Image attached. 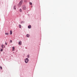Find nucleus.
Here are the masks:
<instances>
[{"instance_id": "obj_3", "label": "nucleus", "mask_w": 77, "mask_h": 77, "mask_svg": "<svg viewBox=\"0 0 77 77\" xmlns=\"http://www.w3.org/2000/svg\"><path fill=\"white\" fill-rule=\"evenodd\" d=\"M22 43V42H21V41H20L19 42L18 44L19 45H21Z\"/></svg>"}, {"instance_id": "obj_6", "label": "nucleus", "mask_w": 77, "mask_h": 77, "mask_svg": "<svg viewBox=\"0 0 77 77\" xmlns=\"http://www.w3.org/2000/svg\"><path fill=\"white\" fill-rule=\"evenodd\" d=\"M31 27V25H29L28 26V28L29 29H30Z\"/></svg>"}, {"instance_id": "obj_4", "label": "nucleus", "mask_w": 77, "mask_h": 77, "mask_svg": "<svg viewBox=\"0 0 77 77\" xmlns=\"http://www.w3.org/2000/svg\"><path fill=\"white\" fill-rule=\"evenodd\" d=\"M23 10H25V9H26V7L25 6H23Z\"/></svg>"}, {"instance_id": "obj_5", "label": "nucleus", "mask_w": 77, "mask_h": 77, "mask_svg": "<svg viewBox=\"0 0 77 77\" xmlns=\"http://www.w3.org/2000/svg\"><path fill=\"white\" fill-rule=\"evenodd\" d=\"M12 31L11 30L10 31V35H12Z\"/></svg>"}, {"instance_id": "obj_16", "label": "nucleus", "mask_w": 77, "mask_h": 77, "mask_svg": "<svg viewBox=\"0 0 77 77\" xmlns=\"http://www.w3.org/2000/svg\"><path fill=\"white\" fill-rule=\"evenodd\" d=\"M10 42L11 43H12V40H10Z\"/></svg>"}, {"instance_id": "obj_9", "label": "nucleus", "mask_w": 77, "mask_h": 77, "mask_svg": "<svg viewBox=\"0 0 77 77\" xmlns=\"http://www.w3.org/2000/svg\"><path fill=\"white\" fill-rule=\"evenodd\" d=\"M5 35H9V33L8 32L5 33Z\"/></svg>"}, {"instance_id": "obj_7", "label": "nucleus", "mask_w": 77, "mask_h": 77, "mask_svg": "<svg viewBox=\"0 0 77 77\" xmlns=\"http://www.w3.org/2000/svg\"><path fill=\"white\" fill-rule=\"evenodd\" d=\"M12 51H14V49H15V48L14 47H12Z\"/></svg>"}, {"instance_id": "obj_13", "label": "nucleus", "mask_w": 77, "mask_h": 77, "mask_svg": "<svg viewBox=\"0 0 77 77\" xmlns=\"http://www.w3.org/2000/svg\"><path fill=\"white\" fill-rule=\"evenodd\" d=\"M21 25H19V27H20V28H21Z\"/></svg>"}, {"instance_id": "obj_14", "label": "nucleus", "mask_w": 77, "mask_h": 77, "mask_svg": "<svg viewBox=\"0 0 77 77\" xmlns=\"http://www.w3.org/2000/svg\"><path fill=\"white\" fill-rule=\"evenodd\" d=\"M14 9H15V10L16 9V8H15V6H14Z\"/></svg>"}, {"instance_id": "obj_12", "label": "nucleus", "mask_w": 77, "mask_h": 77, "mask_svg": "<svg viewBox=\"0 0 77 77\" xmlns=\"http://www.w3.org/2000/svg\"><path fill=\"white\" fill-rule=\"evenodd\" d=\"M20 12H22V10H21V9H20Z\"/></svg>"}, {"instance_id": "obj_11", "label": "nucleus", "mask_w": 77, "mask_h": 77, "mask_svg": "<svg viewBox=\"0 0 77 77\" xmlns=\"http://www.w3.org/2000/svg\"><path fill=\"white\" fill-rule=\"evenodd\" d=\"M29 4L30 5H32V2H30Z\"/></svg>"}, {"instance_id": "obj_17", "label": "nucleus", "mask_w": 77, "mask_h": 77, "mask_svg": "<svg viewBox=\"0 0 77 77\" xmlns=\"http://www.w3.org/2000/svg\"><path fill=\"white\" fill-rule=\"evenodd\" d=\"M29 55H27V57H28V58H29Z\"/></svg>"}, {"instance_id": "obj_18", "label": "nucleus", "mask_w": 77, "mask_h": 77, "mask_svg": "<svg viewBox=\"0 0 77 77\" xmlns=\"http://www.w3.org/2000/svg\"><path fill=\"white\" fill-rule=\"evenodd\" d=\"M0 69H2V66H1L0 67Z\"/></svg>"}, {"instance_id": "obj_1", "label": "nucleus", "mask_w": 77, "mask_h": 77, "mask_svg": "<svg viewBox=\"0 0 77 77\" xmlns=\"http://www.w3.org/2000/svg\"><path fill=\"white\" fill-rule=\"evenodd\" d=\"M23 0H21L19 4V6H21V5H22L23 3Z\"/></svg>"}, {"instance_id": "obj_15", "label": "nucleus", "mask_w": 77, "mask_h": 77, "mask_svg": "<svg viewBox=\"0 0 77 77\" xmlns=\"http://www.w3.org/2000/svg\"><path fill=\"white\" fill-rule=\"evenodd\" d=\"M1 51H3V49H1L0 50Z\"/></svg>"}, {"instance_id": "obj_19", "label": "nucleus", "mask_w": 77, "mask_h": 77, "mask_svg": "<svg viewBox=\"0 0 77 77\" xmlns=\"http://www.w3.org/2000/svg\"><path fill=\"white\" fill-rule=\"evenodd\" d=\"M5 44L6 45H7V43H6V42H5Z\"/></svg>"}, {"instance_id": "obj_2", "label": "nucleus", "mask_w": 77, "mask_h": 77, "mask_svg": "<svg viewBox=\"0 0 77 77\" xmlns=\"http://www.w3.org/2000/svg\"><path fill=\"white\" fill-rule=\"evenodd\" d=\"M25 63H27L28 62H29V59H28V58H26V59H25Z\"/></svg>"}, {"instance_id": "obj_10", "label": "nucleus", "mask_w": 77, "mask_h": 77, "mask_svg": "<svg viewBox=\"0 0 77 77\" xmlns=\"http://www.w3.org/2000/svg\"><path fill=\"white\" fill-rule=\"evenodd\" d=\"M3 45H1V47H2V48H3Z\"/></svg>"}, {"instance_id": "obj_8", "label": "nucleus", "mask_w": 77, "mask_h": 77, "mask_svg": "<svg viewBox=\"0 0 77 77\" xmlns=\"http://www.w3.org/2000/svg\"><path fill=\"white\" fill-rule=\"evenodd\" d=\"M26 36L28 37H29V36H30V35L29 34H27L26 35Z\"/></svg>"}]
</instances>
